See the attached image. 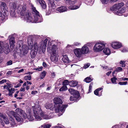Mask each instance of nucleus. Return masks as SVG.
I'll list each match as a JSON object with an SVG mask.
<instances>
[{"label": "nucleus", "mask_w": 128, "mask_h": 128, "mask_svg": "<svg viewBox=\"0 0 128 128\" xmlns=\"http://www.w3.org/2000/svg\"><path fill=\"white\" fill-rule=\"evenodd\" d=\"M35 38V36H29L28 38V45L30 46L31 50H35L36 51L38 50L40 52L42 50L43 53L45 51L48 40L46 39L42 42L40 43V46H38L37 43L35 42L32 46V44L33 43V41Z\"/></svg>", "instance_id": "obj_1"}, {"label": "nucleus", "mask_w": 128, "mask_h": 128, "mask_svg": "<svg viewBox=\"0 0 128 128\" xmlns=\"http://www.w3.org/2000/svg\"><path fill=\"white\" fill-rule=\"evenodd\" d=\"M31 8L33 11L34 18H33L31 16V14L29 12H26L24 15L25 19L26 21L29 22H40L42 21V16H40L39 12L36 10L32 4L31 5Z\"/></svg>", "instance_id": "obj_2"}, {"label": "nucleus", "mask_w": 128, "mask_h": 128, "mask_svg": "<svg viewBox=\"0 0 128 128\" xmlns=\"http://www.w3.org/2000/svg\"><path fill=\"white\" fill-rule=\"evenodd\" d=\"M32 109L33 111L34 116L36 120L39 121L42 120L40 116V114L41 117L44 119H47L51 118L48 115L44 114L39 105L32 106Z\"/></svg>", "instance_id": "obj_3"}, {"label": "nucleus", "mask_w": 128, "mask_h": 128, "mask_svg": "<svg viewBox=\"0 0 128 128\" xmlns=\"http://www.w3.org/2000/svg\"><path fill=\"white\" fill-rule=\"evenodd\" d=\"M54 101L55 104L54 107L55 112H58L60 110L62 112H64L65 111L66 108L68 106V105H64L61 107V104L62 103V102L60 98H54Z\"/></svg>", "instance_id": "obj_4"}, {"label": "nucleus", "mask_w": 128, "mask_h": 128, "mask_svg": "<svg viewBox=\"0 0 128 128\" xmlns=\"http://www.w3.org/2000/svg\"><path fill=\"white\" fill-rule=\"evenodd\" d=\"M124 5L123 2L116 4L110 8V10L114 11V13L120 16L125 12V10L122 7Z\"/></svg>", "instance_id": "obj_5"}, {"label": "nucleus", "mask_w": 128, "mask_h": 128, "mask_svg": "<svg viewBox=\"0 0 128 128\" xmlns=\"http://www.w3.org/2000/svg\"><path fill=\"white\" fill-rule=\"evenodd\" d=\"M57 49L56 46L54 45L52 47H48L47 48V51L50 53H52L50 57L51 60L52 62H57L58 60V56L56 52Z\"/></svg>", "instance_id": "obj_6"}, {"label": "nucleus", "mask_w": 128, "mask_h": 128, "mask_svg": "<svg viewBox=\"0 0 128 128\" xmlns=\"http://www.w3.org/2000/svg\"><path fill=\"white\" fill-rule=\"evenodd\" d=\"M17 12L21 16H24L26 14V12H28V11L27 10L26 5L24 4L22 5H19L18 6Z\"/></svg>", "instance_id": "obj_7"}, {"label": "nucleus", "mask_w": 128, "mask_h": 128, "mask_svg": "<svg viewBox=\"0 0 128 128\" xmlns=\"http://www.w3.org/2000/svg\"><path fill=\"white\" fill-rule=\"evenodd\" d=\"M104 42H99L96 43L94 46L93 49L95 52H99L102 50L105 47Z\"/></svg>", "instance_id": "obj_8"}, {"label": "nucleus", "mask_w": 128, "mask_h": 128, "mask_svg": "<svg viewBox=\"0 0 128 128\" xmlns=\"http://www.w3.org/2000/svg\"><path fill=\"white\" fill-rule=\"evenodd\" d=\"M2 44L3 42H0V53H2L4 52L5 54H8L10 51L8 44H5L3 48L2 46Z\"/></svg>", "instance_id": "obj_9"}, {"label": "nucleus", "mask_w": 128, "mask_h": 128, "mask_svg": "<svg viewBox=\"0 0 128 128\" xmlns=\"http://www.w3.org/2000/svg\"><path fill=\"white\" fill-rule=\"evenodd\" d=\"M10 15L12 17H14L16 14L15 12L16 6L15 4L12 3H10Z\"/></svg>", "instance_id": "obj_10"}, {"label": "nucleus", "mask_w": 128, "mask_h": 128, "mask_svg": "<svg viewBox=\"0 0 128 128\" xmlns=\"http://www.w3.org/2000/svg\"><path fill=\"white\" fill-rule=\"evenodd\" d=\"M29 46L26 45L22 46V47L20 48V50L21 52H23L24 54H26L28 52V50L30 49V46L28 45Z\"/></svg>", "instance_id": "obj_11"}, {"label": "nucleus", "mask_w": 128, "mask_h": 128, "mask_svg": "<svg viewBox=\"0 0 128 128\" xmlns=\"http://www.w3.org/2000/svg\"><path fill=\"white\" fill-rule=\"evenodd\" d=\"M68 91L70 94L76 98H78L79 97V93L78 91L71 88L69 89Z\"/></svg>", "instance_id": "obj_12"}, {"label": "nucleus", "mask_w": 128, "mask_h": 128, "mask_svg": "<svg viewBox=\"0 0 128 128\" xmlns=\"http://www.w3.org/2000/svg\"><path fill=\"white\" fill-rule=\"evenodd\" d=\"M74 52L76 56L78 57H80L83 54L80 48H76L74 50Z\"/></svg>", "instance_id": "obj_13"}, {"label": "nucleus", "mask_w": 128, "mask_h": 128, "mask_svg": "<svg viewBox=\"0 0 128 128\" xmlns=\"http://www.w3.org/2000/svg\"><path fill=\"white\" fill-rule=\"evenodd\" d=\"M112 48L115 49H118L120 48L122 46L121 43L118 42H112L111 44Z\"/></svg>", "instance_id": "obj_14"}, {"label": "nucleus", "mask_w": 128, "mask_h": 128, "mask_svg": "<svg viewBox=\"0 0 128 128\" xmlns=\"http://www.w3.org/2000/svg\"><path fill=\"white\" fill-rule=\"evenodd\" d=\"M80 49L83 54H86L90 52V50L89 48L86 44L84 45Z\"/></svg>", "instance_id": "obj_15"}, {"label": "nucleus", "mask_w": 128, "mask_h": 128, "mask_svg": "<svg viewBox=\"0 0 128 128\" xmlns=\"http://www.w3.org/2000/svg\"><path fill=\"white\" fill-rule=\"evenodd\" d=\"M36 2H38L42 9H45L46 7V3L43 0H35Z\"/></svg>", "instance_id": "obj_16"}, {"label": "nucleus", "mask_w": 128, "mask_h": 128, "mask_svg": "<svg viewBox=\"0 0 128 128\" xmlns=\"http://www.w3.org/2000/svg\"><path fill=\"white\" fill-rule=\"evenodd\" d=\"M62 58V60L64 63L66 65L69 62V60L68 56L66 55H63Z\"/></svg>", "instance_id": "obj_17"}, {"label": "nucleus", "mask_w": 128, "mask_h": 128, "mask_svg": "<svg viewBox=\"0 0 128 128\" xmlns=\"http://www.w3.org/2000/svg\"><path fill=\"white\" fill-rule=\"evenodd\" d=\"M15 43L14 38V37H12L10 39V48L12 49L14 47V44Z\"/></svg>", "instance_id": "obj_18"}, {"label": "nucleus", "mask_w": 128, "mask_h": 128, "mask_svg": "<svg viewBox=\"0 0 128 128\" xmlns=\"http://www.w3.org/2000/svg\"><path fill=\"white\" fill-rule=\"evenodd\" d=\"M56 10L60 12H61L66 11H67V9L66 7L62 6L57 8Z\"/></svg>", "instance_id": "obj_19"}, {"label": "nucleus", "mask_w": 128, "mask_h": 128, "mask_svg": "<svg viewBox=\"0 0 128 128\" xmlns=\"http://www.w3.org/2000/svg\"><path fill=\"white\" fill-rule=\"evenodd\" d=\"M0 8L2 10L8 9L6 3L4 2H2L0 5Z\"/></svg>", "instance_id": "obj_20"}, {"label": "nucleus", "mask_w": 128, "mask_h": 128, "mask_svg": "<svg viewBox=\"0 0 128 128\" xmlns=\"http://www.w3.org/2000/svg\"><path fill=\"white\" fill-rule=\"evenodd\" d=\"M2 14L5 18H7L8 16V9L2 10Z\"/></svg>", "instance_id": "obj_21"}, {"label": "nucleus", "mask_w": 128, "mask_h": 128, "mask_svg": "<svg viewBox=\"0 0 128 128\" xmlns=\"http://www.w3.org/2000/svg\"><path fill=\"white\" fill-rule=\"evenodd\" d=\"M78 84V82L76 81H72L69 83V85L72 87L76 86Z\"/></svg>", "instance_id": "obj_22"}, {"label": "nucleus", "mask_w": 128, "mask_h": 128, "mask_svg": "<svg viewBox=\"0 0 128 128\" xmlns=\"http://www.w3.org/2000/svg\"><path fill=\"white\" fill-rule=\"evenodd\" d=\"M49 5L50 6L54 9L56 8V6L53 0H49Z\"/></svg>", "instance_id": "obj_23"}, {"label": "nucleus", "mask_w": 128, "mask_h": 128, "mask_svg": "<svg viewBox=\"0 0 128 128\" xmlns=\"http://www.w3.org/2000/svg\"><path fill=\"white\" fill-rule=\"evenodd\" d=\"M32 50L30 53L31 57L32 58H34L36 56L37 51H36L35 50Z\"/></svg>", "instance_id": "obj_24"}, {"label": "nucleus", "mask_w": 128, "mask_h": 128, "mask_svg": "<svg viewBox=\"0 0 128 128\" xmlns=\"http://www.w3.org/2000/svg\"><path fill=\"white\" fill-rule=\"evenodd\" d=\"M103 52L106 55H109L110 53V49L108 48H105L104 49Z\"/></svg>", "instance_id": "obj_25"}, {"label": "nucleus", "mask_w": 128, "mask_h": 128, "mask_svg": "<svg viewBox=\"0 0 128 128\" xmlns=\"http://www.w3.org/2000/svg\"><path fill=\"white\" fill-rule=\"evenodd\" d=\"M53 106L51 104H47L46 106V108L48 109H50L51 110H52L53 108Z\"/></svg>", "instance_id": "obj_26"}, {"label": "nucleus", "mask_w": 128, "mask_h": 128, "mask_svg": "<svg viewBox=\"0 0 128 128\" xmlns=\"http://www.w3.org/2000/svg\"><path fill=\"white\" fill-rule=\"evenodd\" d=\"M8 90L9 92L8 95L10 97H12V94L14 93V89L12 88L10 89H8Z\"/></svg>", "instance_id": "obj_27"}, {"label": "nucleus", "mask_w": 128, "mask_h": 128, "mask_svg": "<svg viewBox=\"0 0 128 128\" xmlns=\"http://www.w3.org/2000/svg\"><path fill=\"white\" fill-rule=\"evenodd\" d=\"M27 118L30 121H32L34 120V118L32 114L29 113L27 116Z\"/></svg>", "instance_id": "obj_28"}, {"label": "nucleus", "mask_w": 128, "mask_h": 128, "mask_svg": "<svg viewBox=\"0 0 128 128\" xmlns=\"http://www.w3.org/2000/svg\"><path fill=\"white\" fill-rule=\"evenodd\" d=\"M80 6H79L75 5L74 6H71L68 7V8L70 10H75L79 8Z\"/></svg>", "instance_id": "obj_29"}, {"label": "nucleus", "mask_w": 128, "mask_h": 128, "mask_svg": "<svg viewBox=\"0 0 128 128\" xmlns=\"http://www.w3.org/2000/svg\"><path fill=\"white\" fill-rule=\"evenodd\" d=\"M102 88H98L94 92V94L98 96L99 95V96H101V95H99L98 94L100 90H101Z\"/></svg>", "instance_id": "obj_30"}, {"label": "nucleus", "mask_w": 128, "mask_h": 128, "mask_svg": "<svg viewBox=\"0 0 128 128\" xmlns=\"http://www.w3.org/2000/svg\"><path fill=\"white\" fill-rule=\"evenodd\" d=\"M91 76H90L89 77H87L84 80L85 82H86L89 83L91 82L93 79L92 78L90 77Z\"/></svg>", "instance_id": "obj_31"}, {"label": "nucleus", "mask_w": 128, "mask_h": 128, "mask_svg": "<svg viewBox=\"0 0 128 128\" xmlns=\"http://www.w3.org/2000/svg\"><path fill=\"white\" fill-rule=\"evenodd\" d=\"M46 74V72L44 71H43L40 74V79H42L43 78Z\"/></svg>", "instance_id": "obj_32"}, {"label": "nucleus", "mask_w": 128, "mask_h": 128, "mask_svg": "<svg viewBox=\"0 0 128 128\" xmlns=\"http://www.w3.org/2000/svg\"><path fill=\"white\" fill-rule=\"evenodd\" d=\"M15 118L17 121L18 122H20L22 120L21 116L18 115H16Z\"/></svg>", "instance_id": "obj_33"}, {"label": "nucleus", "mask_w": 128, "mask_h": 128, "mask_svg": "<svg viewBox=\"0 0 128 128\" xmlns=\"http://www.w3.org/2000/svg\"><path fill=\"white\" fill-rule=\"evenodd\" d=\"M10 123L12 126L14 125L15 124L14 121L12 117H10Z\"/></svg>", "instance_id": "obj_34"}, {"label": "nucleus", "mask_w": 128, "mask_h": 128, "mask_svg": "<svg viewBox=\"0 0 128 128\" xmlns=\"http://www.w3.org/2000/svg\"><path fill=\"white\" fill-rule=\"evenodd\" d=\"M16 112L18 115H21L22 114V110L20 108H18L16 110Z\"/></svg>", "instance_id": "obj_35"}, {"label": "nucleus", "mask_w": 128, "mask_h": 128, "mask_svg": "<svg viewBox=\"0 0 128 128\" xmlns=\"http://www.w3.org/2000/svg\"><path fill=\"white\" fill-rule=\"evenodd\" d=\"M3 119L4 122L6 124H8L10 123L7 116H5V118H3Z\"/></svg>", "instance_id": "obj_36"}, {"label": "nucleus", "mask_w": 128, "mask_h": 128, "mask_svg": "<svg viewBox=\"0 0 128 128\" xmlns=\"http://www.w3.org/2000/svg\"><path fill=\"white\" fill-rule=\"evenodd\" d=\"M22 120H23L26 119L27 118V116L26 114H21V115Z\"/></svg>", "instance_id": "obj_37"}, {"label": "nucleus", "mask_w": 128, "mask_h": 128, "mask_svg": "<svg viewBox=\"0 0 128 128\" xmlns=\"http://www.w3.org/2000/svg\"><path fill=\"white\" fill-rule=\"evenodd\" d=\"M78 0H70L68 3L69 4L73 5L75 4L77 2Z\"/></svg>", "instance_id": "obj_38"}, {"label": "nucleus", "mask_w": 128, "mask_h": 128, "mask_svg": "<svg viewBox=\"0 0 128 128\" xmlns=\"http://www.w3.org/2000/svg\"><path fill=\"white\" fill-rule=\"evenodd\" d=\"M67 90V87L66 86H64L62 87L59 90L60 91H64Z\"/></svg>", "instance_id": "obj_39"}, {"label": "nucleus", "mask_w": 128, "mask_h": 128, "mask_svg": "<svg viewBox=\"0 0 128 128\" xmlns=\"http://www.w3.org/2000/svg\"><path fill=\"white\" fill-rule=\"evenodd\" d=\"M117 80L116 78L114 77L111 79V82L113 84H116V80Z\"/></svg>", "instance_id": "obj_40"}, {"label": "nucleus", "mask_w": 128, "mask_h": 128, "mask_svg": "<svg viewBox=\"0 0 128 128\" xmlns=\"http://www.w3.org/2000/svg\"><path fill=\"white\" fill-rule=\"evenodd\" d=\"M24 79L26 80H30L31 79V76L30 75H29L26 76L24 78Z\"/></svg>", "instance_id": "obj_41"}, {"label": "nucleus", "mask_w": 128, "mask_h": 128, "mask_svg": "<svg viewBox=\"0 0 128 128\" xmlns=\"http://www.w3.org/2000/svg\"><path fill=\"white\" fill-rule=\"evenodd\" d=\"M69 83L68 80H65L63 82V86H66L69 84Z\"/></svg>", "instance_id": "obj_42"}, {"label": "nucleus", "mask_w": 128, "mask_h": 128, "mask_svg": "<svg viewBox=\"0 0 128 128\" xmlns=\"http://www.w3.org/2000/svg\"><path fill=\"white\" fill-rule=\"evenodd\" d=\"M10 114L13 116L14 117H15V116H16V112H14L13 110H12L10 112Z\"/></svg>", "instance_id": "obj_43"}, {"label": "nucleus", "mask_w": 128, "mask_h": 128, "mask_svg": "<svg viewBox=\"0 0 128 128\" xmlns=\"http://www.w3.org/2000/svg\"><path fill=\"white\" fill-rule=\"evenodd\" d=\"M125 62L124 61H121L120 62V64L122 65L121 66L122 67H124L125 66V64H124Z\"/></svg>", "instance_id": "obj_44"}, {"label": "nucleus", "mask_w": 128, "mask_h": 128, "mask_svg": "<svg viewBox=\"0 0 128 128\" xmlns=\"http://www.w3.org/2000/svg\"><path fill=\"white\" fill-rule=\"evenodd\" d=\"M92 84L91 83L90 85L89 86V91L88 93L90 92H92Z\"/></svg>", "instance_id": "obj_45"}, {"label": "nucleus", "mask_w": 128, "mask_h": 128, "mask_svg": "<svg viewBox=\"0 0 128 128\" xmlns=\"http://www.w3.org/2000/svg\"><path fill=\"white\" fill-rule=\"evenodd\" d=\"M127 83V82L126 81L124 82H120L118 83V84L120 85H126Z\"/></svg>", "instance_id": "obj_46"}, {"label": "nucleus", "mask_w": 128, "mask_h": 128, "mask_svg": "<svg viewBox=\"0 0 128 128\" xmlns=\"http://www.w3.org/2000/svg\"><path fill=\"white\" fill-rule=\"evenodd\" d=\"M102 4H106L108 2V0H100Z\"/></svg>", "instance_id": "obj_47"}, {"label": "nucleus", "mask_w": 128, "mask_h": 128, "mask_svg": "<svg viewBox=\"0 0 128 128\" xmlns=\"http://www.w3.org/2000/svg\"><path fill=\"white\" fill-rule=\"evenodd\" d=\"M51 126L50 124H45L44 126V128H49Z\"/></svg>", "instance_id": "obj_48"}, {"label": "nucleus", "mask_w": 128, "mask_h": 128, "mask_svg": "<svg viewBox=\"0 0 128 128\" xmlns=\"http://www.w3.org/2000/svg\"><path fill=\"white\" fill-rule=\"evenodd\" d=\"M90 63H88L86 64H85L84 66V68L86 69L88 68L90 66Z\"/></svg>", "instance_id": "obj_49"}, {"label": "nucleus", "mask_w": 128, "mask_h": 128, "mask_svg": "<svg viewBox=\"0 0 128 128\" xmlns=\"http://www.w3.org/2000/svg\"><path fill=\"white\" fill-rule=\"evenodd\" d=\"M80 43H78L77 42H74V44L73 45V46H78L80 45Z\"/></svg>", "instance_id": "obj_50"}, {"label": "nucleus", "mask_w": 128, "mask_h": 128, "mask_svg": "<svg viewBox=\"0 0 128 128\" xmlns=\"http://www.w3.org/2000/svg\"><path fill=\"white\" fill-rule=\"evenodd\" d=\"M75 98H76L74 96H71L70 97V100L73 101L75 99Z\"/></svg>", "instance_id": "obj_51"}, {"label": "nucleus", "mask_w": 128, "mask_h": 128, "mask_svg": "<svg viewBox=\"0 0 128 128\" xmlns=\"http://www.w3.org/2000/svg\"><path fill=\"white\" fill-rule=\"evenodd\" d=\"M12 64V61L11 60H10L8 62L6 63L8 65H10Z\"/></svg>", "instance_id": "obj_52"}, {"label": "nucleus", "mask_w": 128, "mask_h": 128, "mask_svg": "<svg viewBox=\"0 0 128 128\" xmlns=\"http://www.w3.org/2000/svg\"><path fill=\"white\" fill-rule=\"evenodd\" d=\"M51 76L52 78H54L55 76L56 75L55 72H52L51 73Z\"/></svg>", "instance_id": "obj_53"}, {"label": "nucleus", "mask_w": 128, "mask_h": 128, "mask_svg": "<svg viewBox=\"0 0 128 128\" xmlns=\"http://www.w3.org/2000/svg\"><path fill=\"white\" fill-rule=\"evenodd\" d=\"M6 80H2L0 81V84H2L3 83L6 82Z\"/></svg>", "instance_id": "obj_54"}, {"label": "nucleus", "mask_w": 128, "mask_h": 128, "mask_svg": "<svg viewBox=\"0 0 128 128\" xmlns=\"http://www.w3.org/2000/svg\"><path fill=\"white\" fill-rule=\"evenodd\" d=\"M122 68L120 67H118L117 69H116V71H122Z\"/></svg>", "instance_id": "obj_55"}, {"label": "nucleus", "mask_w": 128, "mask_h": 128, "mask_svg": "<svg viewBox=\"0 0 128 128\" xmlns=\"http://www.w3.org/2000/svg\"><path fill=\"white\" fill-rule=\"evenodd\" d=\"M73 45H68V46H66L67 48H69V49H70V48H72L73 47Z\"/></svg>", "instance_id": "obj_56"}, {"label": "nucleus", "mask_w": 128, "mask_h": 128, "mask_svg": "<svg viewBox=\"0 0 128 128\" xmlns=\"http://www.w3.org/2000/svg\"><path fill=\"white\" fill-rule=\"evenodd\" d=\"M38 92L36 91H32L31 92V94H37Z\"/></svg>", "instance_id": "obj_57"}, {"label": "nucleus", "mask_w": 128, "mask_h": 128, "mask_svg": "<svg viewBox=\"0 0 128 128\" xmlns=\"http://www.w3.org/2000/svg\"><path fill=\"white\" fill-rule=\"evenodd\" d=\"M5 116L3 115V114L0 112V117L1 118H5Z\"/></svg>", "instance_id": "obj_58"}, {"label": "nucleus", "mask_w": 128, "mask_h": 128, "mask_svg": "<svg viewBox=\"0 0 128 128\" xmlns=\"http://www.w3.org/2000/svg\"><path fill=\"white\" fill-rule=\"evenodd\" d=\"M42 67H40L38 68H36L35 70H36L40 71L42 70Z\"/></svg>", "instance_id": "obj_59"}, {"label": "nucleus", "mask_w": 128, "mask_h": 128, "mask_svg": "<svg viewBox=\"0 0 128 128\" xmlns=\"http://www.w3.org/2000/svg\"><path fill=\"white\" fill-rule=\"evenodd\" d=\"M127 51V50L125 48H124L122 50V52H125Z\"/></svg>", "instance_id": "obj_60"}, {"label": "nucleus", "mask_w": 128, "mask_h": 128, "mask_svg": "<svg viewBox=\"0 0 128 128\" xmlns=\"http://www.w3.org/2000/svg\"><path fill=\"white\" fill-rule=\"evenodd\" d=\"M7 89L8 90V89H9V88H8V86L6 85H5L4 86V89Z\"/></svg>", "instance_id": "obj_61"}, {"label": "nucleus", "mask_w": 128, "mask_h": 128, "mask_svg": "<svg viewBox=\"0 0 128 128\" xmlns=\"http://www.w3.org/2000/svg\"><path fill=\"white\" fill-rule=\"evenodd\" d=\"M12 74V72L11 71H9L7 72L6 73L7 75H11Z\"/></svg>", "instance_id": "obj_62"}, {"label": "nucleus", "mask_w": 128, "mask_h": 128, "mask_svg": "<svg viewBox=\"0 0 128 128\" xmlns=\"http://www.w3.org/2000/svg\"><path fill=\"white\" fill-rule=\"evenodd\" d=\"M19 92V91H17L16 92L14 95V96L15 98H16L18 96V94Z\"/></svg>", "instance_id": "obj_63"}, {"label": "nucleus", "mask_w": 128, "mask_h": 128, "mask_svg": "<svg viewBox=\"0 0 128 128\" xmlns=\"http://www.w3.org/2000/svg\"><path fill=\"white\" fill-rule=\"evenodd\" d=\"M112 128H119V126L118 125H116L113 126Z\"/></svg>", "instance_id": "obj_64"}]
</instances>
